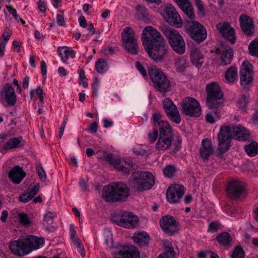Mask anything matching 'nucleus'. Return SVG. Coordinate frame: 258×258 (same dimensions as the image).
<instances>
[{
    "instance_id": "obj_1",
    "label": "nucleus",
    "mask_w": 258,
    "mask_h": 258,
    "mask_svg": "<svg viewBox=\"0 0 258 258\" xmlns=\"http://www.w3.org/2000/svg\"><path fill=\"white\" fill-rule=\"evenodd\" d=\"M142 43L149 56L157 62H162L168 53V46L164 38L152 26L145 27L141 37Z\"/></svg>"
},
{
    "instance_id": "obj_2",
    "label": "nucleus",
    "mask_w": 258,
    "mask_h": 258,
    "mask_svg": "<svg viewBox=\"0 0 258 258\" xmlns=\"http://www.w3.org/2000/svg\"><path fill=\"white\" fill-rule=\"evenodd\" d=\"M249 137L248 131L240 125L221 126L218 135V150L221 153L226 152L230 147L231 138L244 141L249 139Z\"/></svg>"
},
{
    "instance_id": "obj_3",
    "label": "nucleus",
    "mask_w": 258,
    "mask_h": 258,
    "mask_svg": "<svg viewBox=\"0 0 258 258\" xmlns=\"http://www.w3.org/2000/svg\"><path fill=\"white\" fill-rule=\"evenodd\" d=\"M207 105L212 110L208 112L205 117L207 122L213 123L215 122V118H219L220 116V108L223 106V94L219 85L212 82L207 85Z\"/></svg>"
},
{
    "instance_id": "obj_4",
    "label": "nucleus",
    "mask_w": 258,
    "mask_h": 258,
    "mask_svg": "<svg viewBox=\"0 0 258 258\" xmlns=\"http://www.w3.org/2000/svg\"><path fill=\"white\" fill-rule=\"evenodd\" d=\"M104 232L106 245L115 255H119L121 258H140V252L136 246L132 245L118 244L114 247L111 231L106 229Z\"/></svg>"
},
{
    "instance_id": "obj_5",
    "label": "nucleus",
    "mask_w": 258,
    "mask_h": 258,
    "mask_svg": "<svg viewBox=\"0 0 258 258\" xmlns=\"http://www.w3.org/2000/svg\"><path fill=\"white\" fill-rule=\"evenodd\" d=\"M129 195V188L122 182L106 185L102 191V198L106 202L124 201Z\"/></svg>"
},
{
    "instance_id": "obj_6",
    "label": "nucleus",
    "mask_w": 258,
    "mask_h": 258,
    "mask_svg": "<svg viewBox=\"0 0 258 258\" xmlns=\"http://www.w3.org/2000/svg\"><path fill=\"white\" fill-rule=\"evenodd\" d=\"M131 186L138 191L151 189L155 184L153 175L147 171L134 173L130 178Z\"/></svg>"
},
{
    "instance_id": "obj_7",
    "label": "nucleus",
    "mask_w": 258,
    "mask_h": 258,
    "mask_svg": "<svg viewBox=\"0 0 258 258\" xmlns=\"http://www.w3.org/2000/svg\"><path fill=\"white\" fill-rule=\"evenodd\" d=\"M149 74L155 89L163 96L171 91L170 82L162 71L156 67H152L149 70Z\"/></svg>"
},
{
    "instance_id": "obj_8",
    "label": "nucleus",
    "mask_w": 258,
    "mask_h": 258,
    "mask_svg": "<svg viewBox=\"0 0 258 258\" xmlns=\"http://www.w3.org/2000/svg\"><path fill=\"white\" fill-rule=\"evenodd\" d=\"M164 33L172 49L179 54L185 52V43L182 36L176 30L165 28Z\"/></svg>"
},
{
    "instance_id": "obj_9",
    "label": "nucleus",
    "mask_w": 258,
    "mask_h": 258,
    "mask_svg": "<svg viewBox=\"0 0 258 258\" xmlns=\"http://www.w3.org/2000/svg\"><path fill=\"white\" fill-rule=\"evenodd\" d=\"M104 158L111 165L113 166L118 171L123 173H128L132 169L134 164L130 158H124L120 159L114 156L112 154H107Z\"/></svg>"
},
{
    "instance_id": "obj_10",
    "label": "nucleus",
    "mask_w": 258,
    "mask_h": 258,
    "mask_svg": "<svg viewBox=\"0 0 258 258\" xmlns=\"http://www.w3.org/2000/svg\"><path fill=\"white\" fill-rule=\"evenodd\" d=\"M186 32L190 37L198 43L203 42L207 38L206 28L198 22L191 21L185 25Z\"/></svg>"
},
{
    "instance_id": "obj_11",
    "label": "nucleus",
    "mask_w": 258,
    "mask_h": 258,
    "mask_svg": "<svg viewBox=\"0 0 258 258\" xmlns=\"http://www.w3.org/2000/svg\"><path fill=\"white\" fill-rule=\"evenodd\" d=\"M123 45L125 50L132 54L138 52L137 39L135 37L134 30L131 27H126L122 32Z\"/></svg>"
},
{
    "instance_id": "obj_12",
    "label": "nucleus",
    "mask_w": 258,
    "mask_h": 258,
    "mask_svg": "<svg viewBox=\"0 0 258 258\" xmlns=\"http://www.w3.org/2000/svg\"><path fill=\"white\" fill-rule=\"evenodd\" d=\"M182 111L185 115L199 117L201 114V107L196 99L188 97L182 102Z\"/></svg>"
},
{
    "instance_id": "obj_13",
    "label": "nucleus",
    "mask_w": 258,
    "mask_h": 258,
    "mask_svg": "<svg viewBox=\"0 0 258 258\" xmlns=\"http://www.w3.org/2000/svg\"><path fill=\"white\" fill-rule=\"evenodd\" d=\"M173 139L172 128L159 132V138L156 144V149L158 151H165L169 149L173 144Z\"/></svg>"
},
{
    "instance_id": "obj_14",
    "label": "nucleus",
    "mask_w": 258,
    "mask_h": 258,
    "mask_svg": "<svg viewBox=\"0 0 258 258\" xmlns=\"http://www.w3.org/2000/svg\"><path fill=\"white\" fill-rule=\"evenodd\" d=\"M185 193L183 185L174 184L169 186L166 191V198L171 204H177Z\"/></svg>"
},
{
    "instance_id": "obj_15",
    "label": "nucleus",
    "mask_w": 258,
    "mask_h": 258,
    "mask_svg": "<svg viewBox=\"0 0 258 258\" xmlns=\"http://www.w3.org/2000/svg\"><path fill=\"white\" fill-rule=\"evenodd\" d=\"M160 225L164 233L168 235H172L178 230V222L171 215L162 217Z\"/></svg>"
},
{
    "instance_id": "obj_16",
    "label": "nucleus",
    "mask_w": 258,
    "mask_h": 258,
    "mask_svg": "<svg viewBox=\"0 0 258 258\" xmlns=\"http://www.w3.org/2000/svg\"><path fill=\"white\" fill-rule=\"evenodd\" d=\"M240 81L241 85L246 88L253 80L252 66L248 61H244L240 69Z\"/></svg>"
},
{
    "instance_id": "obj_17",
    "label": "nucleus",
    "mask_w": 258,
    "mask_h": 258,
    "mask_svg": "<svg viewBox=\"0 0 258 258\" xmlns=\"http://www.w3.org/2000/svg\"><path fill=\"white\" fill-rule=\"evenodd\" d=\"M163 105L167 116L175 123H179L181 121L179 113L172 101L168 98H165Z\"/></svg>"
},
{
    "instance_id": "obj_18",
    "label": "nucleus",
    "mask_w": 258,
    "mask_h": 258,
    "mask_svg": "<svg viewBox=\"0 0 258 258\" xmlns=\"http://www.w3.org/2000/svg\"><path fill=\"white\" fill-rule=\"evenodd\" d=\"M227 191L231 199H237L245 192L244 183L238 180H232L229 182Z\"/></svg>"
},
{
    "instance_id": "obj_19",
    "label": "nucleus",
    "mask_w": 258,
    "mask_h": 258,
    "mask_svg": "<svg viewBox=\"0 0 258 258\" xmlns=\"http://www.w3.org/2000/svg\"><path fill=\"white\" fill-rule=\"evenodd\" d=\"M217 28L222 37L231 44L235 42V31L234 28L227 23H219L217 24Z\"/></svg>"
},
{
    "instance_id": "obj_20",
    "label": "nucleus",
    "mask_w": 258,
    "mask_h": 258,
    "mask_svg": "<svg viewBox=\"0 0 258 258\" xmlns=\"http://www.w3.org/2000/svg\"><path fill=\"white\" fill-rule=\"evenodd\" d=\"M25 238H19L11 242L10 248L16 255L22 256L30 253L29 249L27 248Z\"/></svg>"
},
{
    "instance_id": "obj_21",
    "label": "nucleus",
    "mask_w": 258,
    "mask_h": 258,
    "mask_svg": "<svg viewBox=\"0 0 258 258\" xmlns=\"http://www.w3.org/2000/svg\"><path fill=\"white\" fill-rule=\"evenodd\" d=\"M138 218L132 213L124 212L122 213L120 219L117 221V224L124 228H132L137 225Z\"/></svg>"
},
{
    "instance_id": "obj_22",
    "label": "nucleus",
    "mask_w": 258,
    "mask_h": 258,
    "mask_svg": "<svg viewBox=\"0 0 258 258\" xmlns=\"http://www.w3.org/2000/svg\"><path fill=\"white\" fill-rule=\"evenodd\" d=\"M162 114L159 111H155L152 115V124L154 128L158 129L159 132L171 128L167 121L162 119Z\"/></svg>"
},
{
    "instance_id": "obj_23",
    "label": "nucleus",
    "mask_w": 258,
    "mask_h": 258,
    "mask_svg": "<svg viewBox=\"0 0 258 258\" xmlns=\"http://www.w3.org/2000/svg\"><path fill=\"white\" fill-rule=\"evenodd\" d=\"M241 28L247 35L253 33L254 30L253 22L250 17L246 15H241L239 18Z\"/></svg>"
},
{
    "instance_id": "obj_24",
    "label": "nucleus",
    "mask_w": 258,
    "mask_h": 258,
    "mask_svg": "<svg viewBox=\"0 0 258 258\" xmlns=\"http://www.w3.org/2000/svg\"><path fill=\"white\" fill-rule=\"evenodd\" d=\"M27 248L30 250V253L34 250L40 248L44 243V239L42 237L29 235L25 238Z\"/></svg>"
},
{
    "instance_id": "obj_25",
    "label": "nucleus",
    "mask_w": 258,
    "mask_h": 258,
    "mask_svg": "<svg viewBox=\"0 0 258 258\" xmlns=\"http://www.w3.org/2000/svg\"><path fill=\"white\" fill-rule=\"evenodd\" d=\"M2 96L7 102L9 106H13L15 104L17 99L14 88L10 84H7L4 88Z\"/></svg>"
},
{
    "instance_id": "obj_26",
    "label": "nucleus",
    "mask_w": 258,
    "mask_h": 258,
    "mask_svg": "<svg viewBox=\"0 0 258 258\" xmlns=\"http://www.w3.org/2000/svg\"><path fill=\"white\" fill-rule=\"evenodd\" d=\"M25 175L26 174L22 168L18 165L15 166L11 169L8 174L10 180L16 184L20 183Z\"/></svg>"
},
{
    "instance_id": "obj_27",
    "label": "nucleus",
    "mask_w": 258,
    "mask_h": 258,
    "mask_svg": "<svg viewBox=\"0 0 258 258\" xmlns=\"http://www.w3.org/2000/svg\"><path fill=\"white\" fill-rule=\"evenodd\" d=\"M175 1L180 9L190 19L193 20L195 18L194 8L189 0H175Z\"/></svg>"
},
{
    "instance_id": "obj_28",
    "label": "nucleus",
    "mask_w": 258,
    "mask_h": 258,
    "mask_svg": "<svg viewBox=\"0 0 258 258\" xmlns=\"http://www.w3.org/2000/svg\"><path fill=\"white\" fill-rule=\"evenodd\" d=\"M39 190V184L36 183L33 185H31L27 189V191L21 194L19 198L20 202L27 203L37 194Z\"/></svg>"
},
{
    "instance_id": "obj_29",
    "label": "nucleus",
    "mask_w": 258,
    "mask_h": 258,
    "mask_svg": "<svg viewBox=\"0 0 258 258\" xmlns=\"http://www.w3.org/2000/svg\"><path fill=\"white\" fill-rule=\"evenodd\" d=\"M217 52L221 53L219 64L221 66L229 64L233 58V50L231 48H224L221 50L217 49Z\"/></svg>"
},
{
    "instance_id": "obj_30",
    "label": "nucleus",
    "mask_w": 258,
    "mask_h": 258,
    "mask_svg": "<svg viewBox=\"0 0 258 258\" xmlns=\"http://www.w3.org/2000/svg\"><path fill=\"white\" fill-rule=\"evenodd\" d=\"M132 239L135 242L142 247L148 246L150 240L149 235L145 231L135 233Z\"/></svg>"
},
{
    "instance_id": "obj_31",
    "label": "nucleus",
    "mask_w": 258,
    "mask_h": 258,
    "mask_svg": "<svg viewBox=\"0 0 258 258\" xmlns=\"http://www.w3.org/2000/svg\"><path fill=\"white\" fill-rule=\"evenodd\" d=\"M163 245L164 252L159 254L158 258H175L176 256H178L177 252L174 250L169 240H164Z\"/></svg>"
},
{
    "instance_id": "obj_32",
    "label": "nucleus",
    "mask_w": 258,
    "mask_h": 258,
    "mask_svg": "<svg viewBox=\"0 0 258 258\" xmlns=\"http://www.w3.org/2000/svg\"><path fill=\"white\" fill-rule=\"evenodd\" d=\"M214 149L212 141L206 139L202 141V147L200 149V154L202 158L207 159L213 153Z\"/></svg>"
},
{
    "instance_id": "obj_33",
    "label": "nucleus",
    "mask_w": 258,
    "mask_h": 258,
    "mask_svg": "<svg viewBox=\"0 0 258 258\" xmlns=\"http://www.w3.org/2000/svg\"><path fill=\"white\" fill-rule=\"evenodd\" d=\"M190 58L191 62L197 67L201 66L203 63V62L201 61L203 58V55L200 49L196 46H192L191 47Z\"/></svg>"
},
{
    "instance_id": "obj_34",
    "label": "nucleus",
    "mask_w": 258,
    "mask_h": 258,
    "mask_svg": "<svg viewBox=\"0 0 258 258\" xmlns=\"http://www.w3.org/2000/svg\"><path fill=\"white\" fill-rule=\"evenodd\" d=\"M22 142H23L22 137L12 138L3 145L2 149L6 150L19 148Z\"/></svg>"
},
{
    "instance_id": "obj_35",
    "label": "nucleus",
    "mask_w": 258,
    "mask_h": 258,
    "mask_svg": "<svg viewBox=\"0 0 258 258\" xmlns=\"http://www.w3.org/2000/svg\"><path fill=\"white\" fill-rule=\"evenodd\" d=\"M237 70L234 67H230L225 73L226 82L229 84H234L237 81Z\"/></svg>"
},
{
    "instance_id": "obj_36",
    "label": "nucleus",
    "mask_w": 258,
    "mask_h": 258,
    "mask_svg": "<svg viewBox=\"0 0 258 258\" xmlns=\"http://www.w3.org/2000/svg\"><path fill=\"white\" fill-rule=\"evenodd\" d=\"M59 55L61 57V60L66 62L67 61L69 57L74 58L75 57V52L73 50H70L68 47H59L58 48Z\"/></svg>"
},
{
    "instance_id": "obj_37",
    "label": "nucleus",
    "mask_w": 258,
    "mask_h": 258,
    "mask_svg": "<svg viewBox=\"0 0 258 258\" xmlns=\"http://www.w3.org/2000/svg\"><path fill=\"white\" fill-rule=\"evenodd\" d=\"M216 239L221 245L228 247L230 246L232 240L230 235L226 232L219 234Z\"/></svg>"
},
{
    "instance_id": "obj_38",
    "label": "nucleus",
    "mask_w": 258,
    "mask_h": 258,
    "mask_svg": "<svg viewBox=\"0 0 258 258\" xmlns=\"http://www.w3.org/2000/svg\"><path fill=\"white\" fill-rule=\"evenodd\" d=\"M245 151L248 155L253 157L258 154V144L253 141L245 146Z\"/></svg>"
},
{
    "instance_id": "obj_39",
    "label": "nucleus",
    "mask_w": 258,
    "mask_h": 258,
    "mask_svg": "<svg viewBox=\"0 0 258 258\" xmlns=\"http://www.w3.org/2000/svg\"><path fill=\"white\" fill-rule=\"evenodd\" d=\"M55 216V213L50 212L47 213L44 215L43 220V225L45 227L46 230H48L49 229V226L53 223V218Z\"/></svg>"
},
{
    "instance_id": "obj_40",
    "label": "nucleus",
    "mask_w": 258,
    "mask_h": 258,
    "mask_svg": "<svg viewBox=\"0 0 258 258\" xmlns=\"http://www.w3.org/2000/svg\"><path fill=\"white\" fill-rule=\"evenodd\" d=\"M175 65L177 71L182 72L188 67V62L184 56H182L175 62Z\"/></svg>"
},
{
    "instance_id": "obj_41",
    "label": "nucleus",
    "mask_w": 258,
    "mask_h": 258,
    "mask_svg": "<svg viewBox=\"0 0 258 258\" xmlns=\"http://www.w3.org/2000/svg\"><path fill=\"white\" fill-rule=\"evenodd\" d=\"M95 69L98 73L102 74L108 70V66L107 62L104 59H99L96 62Z\"/></svg>"
},
{
    "instance_id": "obj_42",
    "label": "nucleus",
    "mask_w": 258,
    "mask_h": 258,
    "mask_svg": "<svg viewBox=\"0 0 258 258\" xmlns=\"http://www.w3.org/2000/svg\"><path fill=\"white\" fill-rule=\"evenodd\" d=\"M166 21L171 25L178 26L181 24V19L179 15L176 12L167 17Z\"/></svg>"
},
{
    "instance_id": "obj_43",
    "label": "nucleus",
    "mask_w": 258,
    "mask_h": 258,
    "mask_svg": "<svg viewBox=\"0 0 258 258\" xmlns=\"http://www.w3.org/2000/svg\"><path fill=\"white\" fill-rule=\"evenodd\" d=\"M176 171V168L175 166L171 165H167L163 169V172L165 176L171 177L175 175Z\"/></svg>"
},
{
    "instance_id": "obj_44",
    "label": "nucleus",
    "mask_w": 258,
    "mask_h": 258,
    "mask_svg": "<svg viewBox=\"0 0 258 258\" xmlns=\"http://www.w3.org/2000/svg\"><path fill=\"white\" fill-rule=\"evenodd\" d=\"M249 53L255 56H258V39L252 41L249 46Z\"/></svg>"
},
{
    "instance_id": "obj_45",
    "label": "nucleus",
    "mask_w": 258,
    "mask_h": 258,
    "mask_svg": "<svg viewBox=\"0 0 258 258\" xmlns=\"http://www.w3.org/2000/svg\"><path fill=\"white\" fill-rule=\"evenodd\" d=\"M245 252L241 246H237L233 250L231 258H244Z\"/></svg>"
},
{
    "instance_id": "obj_46",
    "label": "nucleus",
    "mask_w": 258,
    "mask_h": 258,
    "mask_svg": "<svg viewBox=\"0 0 258 258\" xmlns=\"http://www.w3.org/2000/svg\"><path fill=\"white\" fill-rule=\"evenodd\" d=\"M199 258H219V256L215 253L210 250L200 251L198 254Z\"/></svg>"
},
{
    "instance_id": "obj_47",
    "label": "nucleus",
    "mask_w": 258,
    "mask_h": 258,
    "mask_svg": "<svg viewBox=\"0 0 258 258\" xmlns=\"http://www.w3.org/2000/svg\"><path fill=\"white\" fill-rule=\"evenodd\" d=\"M79 76V81L81 83L83 86L85 88H87L88 86L87 80L85 75V71L82 69H79L78 71Z\"/></svg>"
},
{
    "instance_id": "obj_48",
    "label": "nucleus",
    "mask_w": 258,
    "mask_h": 258,
    "mask_svg": "<svg viewBox=\"0 0 258 258\" xmlns=\"http://www.w3.org/2000/svg\"><path fill=\"white\" fill-rule=\"evenodd\" d=\"M18 219L20 223L23 225L27 226L31 223V220L28 217V215L24 213H19Z\"/></svg>"
},
{
    "instance_id": "obj_49",
    "label": "nucleus",
    "mask_w": 258,
    "mask_h": 258,
    "mask_svg": "<svg viewBox=\"0 0 258 258\" xmlns=\"http://www.w3.org/2000/svg\"><path fill=\"white\" fill-rule=\"evenodd\" d=\"M136 10L140 19H144L148 16L147 10L144 6H138L136 7Z\"/></svg>"
},
{
    "instance_id": "obj_50",
    "label": "nucleus",
    "mask_w": 258,
    "mask_h": 258,
    "mask_svg": "<svg viewBox=\"0 0 258 258\" xmlns=\"http://www.w3.org/2000/svg\"><path fill=\"white\" fill-rule=\"evenodd\" d=\"M158 129L154 128L153 131L149 132V133H148V139L151 143H153L157 139V137L158 136Z\"/></svg>"
},
{
    "instance_id": "obj_51",
    "label": "nucleus",
    "mask_w": 258,
    "mask_h": 258,
    "mask_svg": "<svg viewBox=\"0 0 258 258\" xmlns=\"http://www.w3.org/2000/svg\"><path fill=\"white\" fill-rule=\"evenodd\" d=\"M38 175L42 180H45L46 178L45 172L41 164H38L37 166Z\"/></svg>"
},
{
    "instance_id": "obj_52",
    "label": "nucleus",
    "mask_w": 258,
    "mask_h": 258,
    "mask_svg": "<svg viewBox=\"0 0 258 258\" xmlns=\"http://www.w3.org/2000/svg\"><path fill=\"white\" fill-rule=\"evenodd\" d=\"M220 228V224L216 222H213L210 224L208 231L211 232H215Z\"/></svg>"
},
{
    "instance_id": "obj_53",
    "label": "nucleus",
    "mask_w": 258,
    "mask_h": 258,
    "mask_svg": "<svg viewBox=\"0 0 258 258\" xmlns=\"http://www.w3.org/2000/svg\"><path fill=\"white\" fill-rule=\"evenodd\" d=\"M134 152L137 155H141V156H147L148 152L147 151L142 148L141 146H139L137 147H135L133 149Z\"/></svg>"
},
{
    "instance_id": "obj_54",
    "label": "nucleus",
    "mask_w": 258,
    "mask_h": 258,
    "mask_svg": "<svg viewBox=\"0 0 258 258\" xmlns=\"http://www.w3.org/2000/svg\"><path fill=\"white\" fill-rule=\"evenodd\" d=\"M12 35V32L10 30L7 28H6L3 34V38L4 39V41L3 42L7 43V42L9 40L11 36Z\"/></svg>"
},
{
    "instance_id": "obj_55",
    "label": "nucleus",
    "mask_w": 258,
    "mask_h": 258,
    "mask_svg": "<svg viewBox=\"0 0 258 258\" xmlns=\"http://www.w3.org/2000/svg\"><path fill=\"white\" fill-rule=\"evenodd\" d=\"M70 237L72 241L75 239L78 238L77 237H76L77 232L73 224H70Z\"/></svg>"
},
{
    "instance_id": "obj_56",
    "label": "nucleus",
    "mask_w": 258,
    "mask_h": 258,
    "mask_svg": "<svg viewBox=\"0 0 258 258\" xmlns=\"http://www.w3.org/2000/svg\"><path fill=\"white\" fill-rule=\"evenodd\" d=\"M239 104L242 107H244L248 102V97L246 95H242L239 100Z\"/></svg>"
},
{
    "instance_id": "obj_57",
    "label": "nucleus",
    "mask_w": 258,
    "mask_h": 258,
    "mask_svg": "<svg viewBox=\"0 0 258 258\" xmlns=\"http://www.w3.org/2000/svg\"><path fill=\"white\" fill-rule=\"evenodd\" d=\"M98 130V123L96 121H94L92 123L90 127L88 128V131L91 134H95L96 133Z\"/></svg>"
},
{
    "instance_id": "obj_58",
    "label": "nucleus",
    "mask_w": 258,
    "mask_h": 258,
    "mask_svg": "<svg viewBox=\"0 0 258 258\" xmlns=\"http://www.w3.org/2000/svg\"><path fill=\"white\" fill-rule=\"evenodd\" d=\"M136 67L137 69L142 74L143 76L145 77L147 76V73L144 67L140 64L139 62H136Z\"/></svg>"
},
{
    "instance_id": "obj_59",
    "label": "nucleus",
    "mask_w": 258,
    "mask_h": 258,
    "mask_svg": "<svg viewBox=\"0 0 258 258\" xmlns=\"http://www.w3.org/2000/svg\"><path fill=\"white\" fill-rule=\"evenodd\" d=\"M195 5L199 12L203 14L205 12V9L202 0L195 2Z\"/></svg>"
},
{
    "instance_id": "obj_60",
    "label": "nucleus",
    "mask_w": 258,
    "mask_h": 258,
    "mask_svg": "<svg viewBox=\"0 0 258 258\" xmlns=\"http://www.w3.org/2000/svg\"><path fill=\"white\" fill-rule=\"evenodd\" d=\"M177 12L175 8L171 5L167 6L166 10V14L167 17L173 15L174 13H176Z\"/></svg>"
},
{
    "instance_id": "obj_61",
    "label": "nucleus",
    "mask_w": 258,
    "mask_h": 258,
    "mask_svg": "<svg viewBox=\"0 0 258 258\" xmlns=\"http://www.w3.org/2000/svg\"><path fill=\"white\" fill-rule=\"evenodd\" d=\"M56 22L58 26H62L65 25V21L63 15H57L56 17Z\"/></svg>"
},
{
    "instance_id": "obj_62",
    "label": "nucleus",
    "mask_w": 258,
    "mask_h": 258,
    "mask_svg": "<svg viewBox=\"0 0 258 258\" xmlns=\"http://www.w3.org/2000/svg\"><path fill=\"white\" fill-rule=\"evenodd\" d=\"M35 93H36L37 96H38V98L39 99V100L41 102H43L44 98H43V91L42 89L40 87H38L36 89Z\"/></svg>"
},
{
    "instance_id": "obj_63",
    "label": "nucleus",
    "mask_w": 258,
    "mask_h": 258,
    "mask_svg": "<svg viewBox=\"0 0 258 258\" xmlns=\"http://www.w3.org/2000/svg\"><path fill=\"white\" fill-rule=\"evenodd\" d=\"M41 73L43 76H44L47 73V66L44 60L41 61Z\"/></svg>"
},
{
    "instance_id": "obj_64",
    "label": "nucleus",
    "mask_w": 258,
    "mask_h": 258,
    "mask_svg": "<svg viewBox=\"0 0 258 258\" xmlns=\"http://www.w3.org/2000/svg\"><path fill=\"white\" fill-rule=\"evenodd\" d=\"M78 20H79V22L80 25L81 27H82L83 28H85L87 27V22H86V20L84 16H80Z\"/></svg>"
}]
</instances>
